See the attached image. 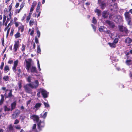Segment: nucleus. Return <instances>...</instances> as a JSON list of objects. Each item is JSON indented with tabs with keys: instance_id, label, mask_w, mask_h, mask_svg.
Masks as SVG:
<instances>
[{
	"instance_id": "nucleus-11",
	"label": "nucleus",
	"mask_w": 132,
	"mask_h": 132,
	"mask_svg": "<svg viewBox=\"0 0 132 132\" xmlns=\"http://www.w3.org/2000/svg\"><path fill=\"white\" fill-rule=\"evenodd\" d=\"M19 47V41H17L15 42V44L14 45L13 49L14 50L15 52H16Z\"/></svg>"
},
{
	"instance_id": "nucleus-16",
	"label": "nucleus",
	"mask_w": 132,
	"mask_h": 132,
	"mask_svg": "<svg viewBox=\"0 0 132 132\" xmlns=\"http://www.w3.org/2000/svg\"><path fill=\"white\" fill-rule=\"evenodd\" d=\"M132 42V40L129 37H127L125 40V42L127 44H130Z\"/></svg>"
},
{
	"instance_id": "nucleus-58",
	"label": "nucleus",
	"mask_w": 132,
	"mask_h": 132,
	"mask_svg": "<svg viewBox=\"0 0 132 132\" xmlns=\"http://www.w3.org/2000/svg\"><path fill=\"white\" fill-rule=\"evenodd\" d=\"M34 7L31 6V8L30 12H32V11H33L34 9Z\"/></svg>"
},
{
	"instance_id": "nucleus-63",
	"label": "nucleus",
	"mask_w": 132,
	"mask_h": 132,
	"mask_svg": "<svg viewBox=\"0 0 132 132\" xmlns=\"http://www.w3.org/2000/svg\"><path fill=\"white\" fill-rule=\"evenodd\" d=\"M31 100H29L27 102V105H28L30 103V102H31Z\"/></svg>"
},
{
	"instance_id": "nucleus-50",
	"label": "nucleus",
	"mask_w": 132,
	"mask_h": 132,
	"mask_svg": "<svg viewBox=\"0 0 132 132\" xmlns=\"http://www.w3.org/2000/svg\"><path fill=\"white\" fill-rule=\"evenodd\" d=\"M41 3L40 2H39L38 3V5L37 8L40 9Z\"/></svg>"
},
{
	"instance_id": "nucleus-6",
	"label": "nucleus",
	"mask_w": 132,
	"mask_h": 132,
	"mask_svg": "<svg viewBox=\"0 0 132 132\" xmlns=\"http://www.w3.org/2000/svg\"><path fill=\"white\" fill-rule=\"evenodd\" d=\"M104 0H98V3L101 6V9H104L106 6V4L104 2Z\"/></svg>"
},
{
	"instance_id": "nucleus-20",
	"label": "nucleus",
	"mask_w": 132,
	"mask_h": 132,
	"mask_svg": "<svg viewBox=\"0 0 132 132\" xmlns=\"http://www.w3.org/2000/svg\"><path fill=\"white\" fill-rule=\"evenodd\" d=\"M1 98L0 101V105H1L2 104L4 100V96L3 95L1 94Z\"/></svg>"
},
{
	"instance_id": "nucleus-39",
	"label": "nucleus",
	"mask_w": 132,
	"mask_h": 132,
	"mask_svg": "<svg viewBox=\"0 0 132 132\" xmlns=\"http://www.w3.org/2000/svg\"><path fill=\"white\" fill-rule=\"evenodd\" d=\"M37 35L38 37V38H39L40 36V32L38 30V28H37Z\"/></svg>"
},
{
	"instance_id": "nucleus-53",
	"label": "nucleus",
	"mask_w": 132,
	"mask_h": 132,
	"mask_svg": "<svg viewBox=\"0 0 132 132\" xmlns=\"http://www.w3.org/2000/svg\"><path fill=\"white\" fill-rule=\"evenodd\" d=\"M6 17L5 15H4L3 17V22H4L5 21L6 19Z\"/></svg>"
},
{
	"instance_id": "nucleus-51",
	"label": "nucleus",
	"mask_w": 132,
	"mask_h": 132,
	"mask_svg": "<svg viewBox=\"0 0 132 132\" xmlns=\"http://www.w3.org/2000/svg\"><path fill=\"white\" fill-rule=\"evenodd\" d=\"M4 65V63L3 62H2L1 63V65L0 66V68L1 69H3V67Z\"/></svg>"
},
{
	"instance_id": "nucleus-27",
	"label": "nucleus",
	"mask_w": 132,
	"mask_h": 132,
	"mask_svg": "<svg viewBox=\"0 0 132 132\" xmlns=\"http://www.w3.org/2000/svg\"><path fill=\"white\" fill-rule=\"evenodd\" d=\"M42 105L41 103H37L36 104L35 106V108L38 109Z\"/></svg>"
},
{
	"instance_id": "nucleus-41",
	"label": "nucleus",
	"mask_w": 132,
	"mask_h": 132,
	"mask_svg": "<svg viewBox=\"0 0 132 132\" xmlns=\"http://www.w3.org/2000/svg\"><path fill=\"white\" fill-rule=\"evenodd\" d=\"M37 65H38V68L39 70V71H40L41 70L40 66V64L39 63V61L38 60H37Z\"/></svg>"
},
{
	"instance_id": "nucleus-5",
	"label": "nucleus",
	"mask_w": 132,
	"mask_h": 132,
	"mask_svg": "<svg viewBox=\"0 0 132 132\" xmlns=\"http://www.w3.org/2000/svg\"><path fill=\"white\" fill-rule=\"evenodd\" d=\"M119 29L120 31L124 32L127 35L128 32L127 29L125 27L122 26H120L119 27Z\"/></svg>"
},
{
	"instance_id": "nucleus-64",
	"label": "nucleus",
	"mask_w": 132,
	"mask_h": 132,
	"mask_svg": "<svg viewBox=\"0 0 132 132\" xmlns=\"http://www.w3.org/2000/svg\"><path fill=\"white\" fill-rule=\"evenodd\" d=\"M37 95L38 97H39L40 96V92H39L37 93Z\"/></svg>"
},
{
	"instance_id": "nucleus-44",
	"label": "nucleus",
	"mask_w": 132,
	"mask_h": 132,
	"mask_svg": "<svg viewBox=\"0 0 132 132\" xmlns=\"http://www.w3.org/2000/svg\"><path fill=\"white\" fill-rule=\"evenodd\" d=\"M19 121L18 120L16 119L15 120L14 124L15 125L19 123Z\"/></svg>"
},
{
	"instance_id": "nucleus-33",
	"label": "nucleus",
	"mask_w": 132,
	"mask_h": 132,
	"mask_svg": "<svg viewBox=\"0 0 132 132\" xmlns=\"http://www.w3.org/2000/svg\"><path fill=\"white\" fill-rule=\"evenodd\" d=\"M10 91V92L9 93L8 96L7 97H11L12 96V90H9Z\"/></svg>"
},
{
	"instance_id": "nucleus-46",
	"label": "nucleus",
	"mask_w": 132,
	"mask_h": 132,
	"mask_svg": "<svg viewBox=\"0 0 132 132\" xmlns=\"http://www.w3.org/2000/svg\"><path fill=\"white\" fill-rule=\"evenodd\" d=\"M31 77L30 76H28L27 78V80L28 82H31Z\"/></svg>"
},
{
	"instance_id": "nucleus-9",
	"label": "nucleus",
	"mask_w": 132,
	"mask_h": 132,
	"mask_svg": "<svg viewBox=\"0 0 132 132\" xmlns=\"http://www.w3.org/2000/svg\"><path fill=\"white\" fill-rule=\"evenodd\" d=\"M20 113V112L19 110H16L15 111V113L13 114L12 115V118L13 119H15L16 118L18 117V115Z\"/></svg>"
},
{
	"instance_id": "nucleus-56",
	"label": "nucleus",
	"mask_w": 132,
	"mask_h": 132,
	"mask_svg": "<svg viewBox=\"0 0 132 132\" xmlns=\"http://www.w3.org/2000/svg\"><path fill=\"white\" fill-rule=\"evenodd\" d=\"M10 29V27L7 30V36H8V34L9 33Z\"/></svg>"
},
{
	"instance_id": "nucleus-12",
	"label": "nucleus",
	"mask_w": 132,
	"mask_h": 132,
	"mask_svg": "<svg viewBox=\"0 0 132 132\" xmlns=\"http://www.w3.org/2000/svg\"><path fill=\"white\" fill-rule=\"evenodd\" d=\"M26 68L28 71H29L31 65V63L27 61L26 62Z\"/></svg>"
},
{
	"instance_id": "nucleus-49",
	"label": "nucleus",
	"mask_w": 132,
	"mask_h": 132,
	"mask_svg": "<svg viewBox=\"0 0 132 132\" xmlns=\"http://www.w3.org/2000/svg\"><path fill=\"white\" fill-rule=\"evenodd\" d=\"M34 22L33 21L30 20L29 22L30 25L31 26L32 25L34 24Z\"/></svg>"
},
{
	"instance_id": "nucleus-42",
	"label": "nucleus",
	"mask_w": 132,
	"mask_h": 132,
	"mask_svg": "<svg viewBox=\"0 0 132 132\" xmlns=\"http://www.w3.org/2000/svg\"><path fill=\"white\" fill-rule=\"evenodd\" d=\"M12 5L11 4L10 5L9 7V12L11 13V10L12 9Z\"/></svg>"
},
{
	"instance_id": "nucleus-60",
	"label": "nucleus",
	"mask_w": 132,
	"mask_h": 132,
	"mask_svg": "<svg viewBox=\"0 0 132 132\" xmlns=\"http://www.w3.org/2000/svg\"><path fill=\"white\" fill-rule=\"evenodd\" d=\"M26 16V14H24V15L22 19V20H23L25 19Z\"/></svg>"
},
{
	"instance_id": "nucleus-32",
	"label": "nucleus",
	"mask_w": 132,
	"mask_h": 132,
	"mask_svg": "<svg viewBox=\"0 0 132 132\" xmlns=\"http://www.w3.org/2000/svg\"><path fill=\"white\" fill-rule=\"evenodd\" d=\"M39 9H40L39 8H36V12L37 13H38V15H37V17H38V16H39L40 13H41V12L39 11Z\"/></svg>"
},
{
	"instance_id": "nucleus-55",
	"label": "nucleus",
	"mask_w": 132,
	"mask_h": 132,
	"mask_svg": "<svg viewBox=\"0 0 132 132\" xmlns=\"http://www.w3.org/2000/svg\"><path fill=\"white\" fill-rule=\"evenodd\" d=\"M9 18H7V19L6 21V22H8L10 20V19L11 18V17L10 16V14L9 15Z\"/></svg>"
},
{
	"instance_id": "nucleus-54",
	"label": "nucleus",
	"mask_w": 132,
	"mask_h": 132,
	"mask_svg": "<svg viewBox=\"0 0 132 132\" xmlns=\"http://www.w3.org/2000/svg\"><path fill=\"white\" fill-rule=\"evenodd\" d=\"M91 26H92V27H93V29L94 30V31H96V27L93 24H91Z\"/></svg>"
},
{
	"instance_id": "nucleus-8",
	"label": "nucleus",
	"mask_w": 132,
	"mask_h": 132,
	"mask_svg": "<svg viewBox=\"0 0 132 132\" xmlns=\"http://www.w3.org/2000/svg\"><path fill=\"white\" fill-rule=\"evenodd\" d=\"M30 118L33 120L34 121H36L37 122L40 120L38 116L35 115L30 116Z\"/></svg>"
},
{
	"instance_id": "nucleus-23",
	"label": "nucleus",
	"mask_w": 132,
	"mask_h": 132,
	"mask_svg": "<svg viewBox=\"0 0 132 132\" xmlns=\"http://www.w3.org/2000/svg\"><path fill=\"white\" fill-rule=\"evenodd\" d=\"M95 12L97 13V15L98 16H100L101 15V11L100 10L96 9L95 11Z\"/></svg>"
},
{
	"instance_id": "nucleus-21",
	"label": "nucleus",
	"mask_w": 132,
	"mask_h": 132,
	"mask_svg": "<svg viewBox=\"0 0 132 132\" xmlns=\"http://www.w3.org/2000/svg\"><path fill=\"white\" fill-rule=\"evenodd\" d=\"M9 67L8 65H5L4 68L5 72L6 73L9 70Z\"/></svg>"
},
{
	"instance_id": "nucleus-7",
	"label": "nucleus",
	"mask_w": 132,
	"mask_h": 132,
	"mask_svg": "<svg viewBox=\"0 0 132 132\" xmlns=\"http://www.w3.org/2000/svg\"><path fill=\"white\" fill-rule=\"evenodd\" d=\"M113 18H114V19H113V20H114L115 22L117 23H119L122 20V18L121 16L120 15L114 16Z\"/></svg>"
},
{
	"instance_id": "nucleus-48",
	"label": "nucleus",
	"mask_w": 132,
	"mask_h": 132,
	"mask_svg": "<svg viewBox=\"0 0 132 132\" xmlns=\"http://www.w3.org/2000/svg\"><path fill=\"white\" fill-rule=\"evenodd\" d=\"M15 128L17 129H21L20 126L19 125H18L15 126Z\"/></svg>"
},
{
	"instance_id": "nucleus-43",
	"label": "nucleus",
	"mask_w": 132,
	"mask_h": 132,
	"mask_svg": "<svg viewBox=\"0 0 132 132\" xmlns=\"http://www.w3.org/2000/svg\"><path fill=\"white\" fill-rule=\"evenodd\" d=\"M30 16L29 15V16H27L26 18V22H28L30 19Z\"/></svg>"
},
{
	"instance_id": "nucleus-57",
	"label": "nucleus",
	"mask_w": 132,
	"mask_h": 132,
	"mask_svg": "<svg viewBox=\"0 0 132 132\" xmlns=\"http://www.w3.org/2000/svg\"><path fill=\"white\" fill-rule=\"evenodd\" d=\"M105 32L108 34H110L111 33L110 31V30H108L107 31H105Z\"/></svg>"
},
{
	"instance_id": "nucleus-18",
	"label": "nucleus",
	"mask_w": 132,
	"mask_h": 132,
	"mask_svg": "<svg viewBox=\"0 0 132 132\" xmlns=\"http://www.w3.org/2000/svg\"><path fill=\"white\" fill-rule=\"evenodd\" d=\"M33 86H34V88H36L38 85V80H36L35 82L33 83Z\"/></svg>"
},
{
	"instance_id": "nucleus-31",
	"label": "nucleus",
	"mask_w": 132,
	"mask_h": 132,
	"mask_svg": "<svg viewBox=\"0 0 132 132\" xmlns=\"http://www.w3.org/2000/svg\"><path fill=\"white\" fill-rule=\"evenodd\" d=\"M36 124H34L32 127V129L33 131H34L35 132H37L36 130Z\"/></svg>"
},
{
	"instance_id": "nucleus-29",
	"label": "nucleus",
	"mask_w": 132,
	"mask_h": 132,
	"mask_svg": "<svg viewBox=\"0 0 132 132\" xmlns=\"http://www.w3.org/2000/svg\"><path fill=\"white\" fill-rule=\"evenodd\" d=\"M3 79L6 81H8L9 80V78L7 76H4L3 78Z\"/></svg>"
},
{
	"instance_id": "nucleus-22",
	"label": "nucleus",
	"mask_w": 132,
	"mask_h": 132,
	"mask_svg": "<svg viewBox=\"0 0 132 132\" xmlns=\"http://www.w3.org/2000/svg\"><path fill=\"white\" fill-rule=\"evenodd\" d=\"M108 44L110 47L112 48H114L116 47V45L114 43H109Z\"/></svg>"
},
{
	"instance_id": "nucleus-45",
	"label": "nucleus",
	"mask_w": 132,
	"mask_h": 132,
	"mask_svg": "<svg viewBox=\"0 0 132 132\" xmlns=\"http://www.w3.org/2000/svg\"><path fill=\"white\" fill-rule=\"evenodd\" d=\"M37 4V2L36 1L34 2L33 3H32V5H31V6L34 7Z\"/></svg>"
},
{
	"instance_id": "nucleus-40",
	"label": "nucleus",
	"mask_w": 132,
	"mask_h": 132,
	"mask_svg": "<svg viewBox=\"0 0 132 132\" xmlns=\"http://www.w3.org/2000/svg\"><path fill=\"white\" fill-rule=\"evenodd\" d=\"M92 22L94 24H95L97 22V21L96 19H95V17H93V18Z\"/></svg>"
},
{
	"instance_id": "nucleus-59",
	"label": "nucleus",
	"mask_w": 132,
	"mask_h": 132,
	"mask_svg": "<svg viewBox=\"0 0 132 132\" xmlns=\"http://www.w3.org/2000/svg\"><path fill=\"white\" fill-rule=\"evenodd\" d=\"M34 33V30H32L31 31V33H30V35L31 36H32Z\"/></svg>"
},
{
	"instance_id": "nucleus-28",
	"label": "nucleus",
	"mask_w": 132,
	"mask_h": 132,
	"mask_svg": "<svg viewBox=\"0 0 132 132\" xmlns=\"http://www.w3.org/2000/svg\"><path fill=\"white\" fill-rule=\"evenodd\" d=\"M41 49L40 45H38L37 46V51L38 53H40L41 52Z\"/></svg>"
},
{
	"instance_id": "nucleus-13",
	"label": "nucleus",
	"mask_w": 132,
	"mask_h": 132,
	"mask_svg": "<svg viewBox=\"0 0 132 132\" xmlns=\"http://www.w3.org/2000/svg\"><path fill=\"white\" fill-rule=\"evenodd\" d=\"M31 72L33 73H37V71L36 68L33 66H32L30 68Z\"/></svg>"
},
{
	"instance_id": "nucleus-1",
	"label": "nucleus",
	"mask_w": 132,
	"mask_h": 132,
	"mask_svg": "<svg viewBox=\"0 0 132 132\" xmlns=\"http://www.w3.org/2000/svg\"><path fill=\"white\" fill-rule=\"evenodd\" d=\"M125 18L129 26L132 25L131 16L129 12H126L124 14Z\"/></svg>"
},
{
	"instance_id": "nucleus-26",
	"label": "nucleus",
	"mask_w": 132,
	"mask_h": 132,
	"mask_svg": "<svg viewBox=\"0 0 132 132\" xmlns=\"http://www.w3.org/2000/svg\"><path fill=\"white\" fill-rule=\"evenodd\" d=\"M24 30L23 25H21L19 27V30L21 32H22Z\"/></svg>"
},
{
	"instance_id": "nucleus-61",
	"label": "nucleus",
	"mask_w": 132,
	"mask_h": 132,
	"mask_svg": "<svg viewBox=\"0 0 132 132\" xmlns=\"http://www.w3.org/2000/svg\"><path fill=\"white\" fill-rule=\"evenodd\" d=\"M13 62V61L12 60H9L8 62V63L9 64H12Z\"/></svg>"
},
{
	"instance_id": "nucleus-15",
	"label": "nucleus",
	"mask_w": 132,
	"mask_h": 132,
	"mask_svg": "<svg viewBox=\"0 0 132 132\" xmlns=\"http://www.w3.org/2000/svg\"><path fill=\"white\" fill-rule=\"evenodd\" d=\"M13 130V127L12 125H10L7 128V131L8 132H12Z\"/></svg>"
},
{
	"instance_id": "nucleus-24",
	"label": "nucleus",
	"mask_w": 132,
	"mask_h": 132,
	"mask_svg": "<svg viewBox=\"0 0 132 132\" xmlns=\"http://www.w3.org/2000/svg\"><path fill=\"white\" fill-rule=\"evenodd\" d=\"M105 27L104 26H101L99 29V30L101 32L103 31H105V30H104L105 29Z\"/></svg>"
},
{
	"instance_id": "nucleus-36",
	"label": "nucleus",
	"mask_w": 132,
	"mask_h": 132,
	"mask_svg": "<svg viewBox=\"0 0 132 132\" xmlns=\"http://www.w3.org/2000/svg\"><path fill=\"white\" fill-rule=\"evenodd\" d=\"M16 38H18L20 37V34L19 32H17L15 35Z\"/></svg>"
},
{
	"instance_id": "nucleus-3",
	"label": "nucleus",
	"mask_w": 132,
	"mask_h": 132,
	"mask_svg": "<svg viewBox=\"0 0 132 132\" xmlns=\"http://www.w3.org/2000/svg\"><path fill=\"white\" fill-rule=\"evenodd\" d=\"M24 88L27 92H29L30 91V88H33L34 86L31 84H27L24 86Z\"/></svg>"
},
{
	"instance_id": "nucleus-62",
	"label": "nucleus",
	"mask_w": 132,
	"mask_h": 132,
	"mask_svg": "<svg viewBox=\"0 0 132 132\" xmlns=\"http://www.w3.org/2000/svg\"><path fill=\"white\" fill-rule=\"evenodd\" d=\"M19 5V3H16V5H15V7L16 8H17L18 7Z\"/></svg>"
},
{
	"instance_id": "nucleus-19",
	"label": "nucleus",
	"mask_w": 132,
	"mask_h": 132,
	"mask_svg": "<svg viewBox=\"0 0 132 132\" xmlns=\"http://www.w3.org/2000/svg\"><path fill=\"white\" fill-rule=\"evenodd\" d=\"M108 15V12L106 11H104L103 12L102 14L104 18H106Z\"/></svg>"
},
{
	"instance_id": "nucleus-14",
	"label": "nucleus",
	"mask_w": 132,
	"mask_h": 132,
	"mask_svg": "<svg viewBox=\"0 0 132 132\" xmlns=\"http://www.w3.org/2000/svg\"><path fill=\"white\" fill-rule=\"evenodd\" d=\"M106 22L112 27L113 28L115 26L114 25L112 22L107 20L106 21Z\"/></svg>"
},
{
	"instance_id": "nucleus-38",
	"label": "nucleus",
	"mask_w": 132,
	"mask_h": 132,
	"mask_svg": "<svg viewBox=\"0 0 132 132\" xmlns=\"http://www.w3.org/2000/svg\"><path fill=\"white\" fill-rule=\"evenodd\" d=\"M25 47L26 46L24 45V44H22V47L21 48V50L22 52H24L25 51Z\"/></svg>"
},
{
	"instance_id": "nucleus-37",
	"label": "nucleus",
	"mask_w": 132,
	"mask_h": 132,
	"mask_svg": "<svg viewBox=\"0 0 132 132\" xmlns=\"http://www.w3.org/2000/svg\"><path fill=\"white\" fill-rule=\"evenodd\" d=\"M111 6H112L114 8L117 9L118 8L117 4L116 3H115L113 5L112 4Z\"/></svg>"
},
{
	"instance_id": "nucleus-2",
	"label": "nucleus",
	"mask_w": 132,
	"mask_h": 132,
	"mask_svg": "<svg viewBox=\"0 0 132 132\" xmlns=\"http://www.w3.org/2000/svg\"><path fill=\"white\" fill-rule=\"evenodd\" d=\"M38 126V129L40 131L41 128L44 127L45 126V123L44 121H42L40 120L37 122Z\"/></svg>"
},
{
	"instance_id": "nucleus-17",
	"label": "nucleus",
	"mask_w": 132,
	"mask_h": 132,
	"mask_svg": "<svg viewBox=\"0 0 132 132\" xmlns=\"http://www.w3.org/2000/svg\"><path fill=\"white\" fill-rule=\"evenodd\" d=\"M11 110L12 111L16 107V103L15 101L12 103L11 104Z\"/></svg>"
},
{
	"instance_id": "nucleus-35",
	"label": "nucleus",
	"mask_w": 132,
	"mask_h": 132,
	"mask_svg": "<svg viewBox=\"0 0 132 132\" xmlns=\"http://www.w3.org/2000/svg\"><path fill=\"white\" fill-rule=\"evenodd\" d=\"M4 108L5 111H9L10 110V108H8L6 106H4Z\"/></svg>"
},
{
	"instance_id": "nucleus-34",
	"label": "nucleus",
	"mask_w": 132,
	"mask_h": 132,
	"mask_svg": "<svg viewBox=\"0 0 132 132\" xmlns=\"http://www.w3.org/2000/svg\"><path fill=\"white\" fill-rule=\"evenodd\" d=\"M119 40V39L118 38H116L114 40L113 43L115 44L116 45L118 43Z\"/></svg>"
},
{
	"instance_id": "nucleus-30",
	"label": "nucleus",
	"mask_w": 132,
	"mask_h": 132,
	"mask_svg": "<svg viewBox=\"0 0 132 132\" xmlns=\"http://www.w3.org/2000/svg\"><path fill=\"white\" fill-rule=\"evenodd\" d=\"M126 63L128 65H129L132 63V61L131 60H127L126 61Z\"/></svg>"
},
{
	"instance_id": "nucleus-10",
	"label": "nucleus",
	"mask_w": 132,
	"mask_h": 132,
	"mask_svg": "<svg viewBox=\"0 0 132 132\" xmlns=\"http://www.w3.org/2000/svg\"><path fill=\"white\" fill-rule=\"evenodd\" d=\"M18 61L17 60L14 62L13 66L12 67L13 71L15 73L16 71V67L18 65Z\"/></svg>"
},
{
	"instance_id": "nucleus-25",
	"label": "nucleus",
	"mask_w": 132,
	"mask_h": 132,
	"mask_svg": "<svg viewBox=\"0 0 132 132\" xmlns=\"http://www.w3.org/2000/svg\"><path fill=\"white\" fill-rule=\"evenodd\" d=\"M47 112H45L43 115H42V114L40 115V116L41 117L43 118L44 119H45L47 116Z\"/></svg>"
},
{
	"instance_id": "nucleus-52",
	"label": "nucleus",
	"mask_w": 132,
	"mask_h": 132,
	"mask_svg": "<svg viewBox=\"0 0 132 132\" xmlns=\"http://www.w3.org/2000/svg\"><path fill=\"white\" fill-rule=\"evenodd\" d=\"M35 42L36 44H38L39 42L38 39L36 37L35 39Z\"/></svg>"
},
{
	"instance_id": "nucleus-4",
	"label": "nucleus",
	"mask_w": 132,
	"mask_h": 132,
	"mask_svg": "<svg viewBox=\"0 0 132 132\" xmlns=\"http://www.w3.org/2000/svg\"><path fill=\"white\" fill-rule=\"evenodd\" d=\"M40 91L41 92L44 98H46L48 97V93H47L45 90L42 88H40Z\"/></svg>"
},
{
	"instance_id": "nucleus-47",
	"label": "nucleus",
	"mask_w": 132,
	"mask_h": 132,
	"mask_svg": "<svg viewBox=\"0 0 132 132\" xmlns=\"http://www.w3.org/2000/svg\"><path fill=\"white\" fill-rule=\"evenodd\" d=\"M44 104L46 107H49V105L47 103L44 102Z\"/></svg>"
}]
</instances>
